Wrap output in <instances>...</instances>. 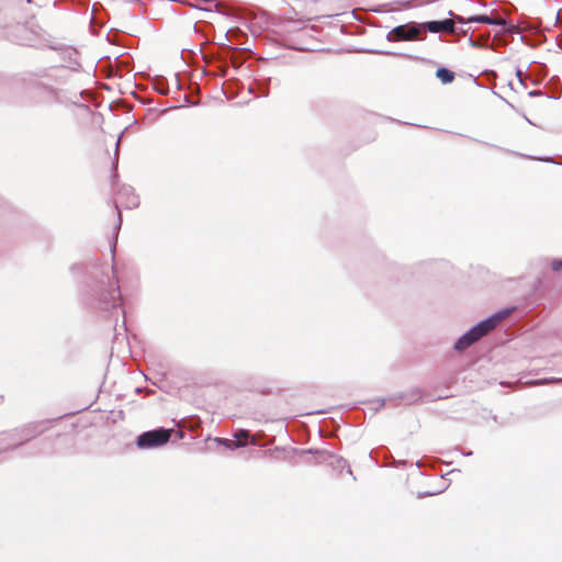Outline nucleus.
Returning a JSON list of instances; mask_svg holds the SVG:
<instances>
[{"instance_id":"4","label":"nucleus","mask_w":562,"mask_h":562,"mask_svg":"<svg viewBox=\"0 0 562 562\" xmlns=\"http://www.w3.org/2000/svg\"><path fill=\"white\" fill-rule=\"evenodd\" d=\"M397 40H413L417 36L418 31L414 27L407 29L406 26H397L393 30Z\"/></svg>"},{"instance_id":"3","label":"nucleus","mask_w":562,"mask_h":562,"mask_svg":"<svg viewBox=\"0 0 562 562\" xmlns=\"http://www.w3.org/2000/svg\"><path fill=\"white\" fill-rule=\"evenodd\" d=\"M427 29L432 33L453 32L454 22L450 19L443 21H431L427 23Z\"/></svg>"},{"instance_id":"6","label":"nucleus","mask_w":562,"mask_h":562,"mask_svg":"<svg viewBox=\"0 0 562 562\" xmlns=\"http://www.w3.org/2000/svg\"><path fill=\"white\" fill-rule=\"evenodd\" d=\"M470 23L502 24L501 20L492 19L487 15H474L468 19Z\"/></svg>"},{"instance_id":"9","label":"nucleus","mask_w":562,"mask_h":562,"mask_svg":"<svg viewBox=\"0 0 562 562\" xmlns=\"http://www.w3.org/2000/svg\"><path fill=\"white\" fill-rule=\"evenodd\" d=\"M199 4L212 5L215 0H198Z\"/></svg>"},{"instance_id":"1","label":"nucleus","mask_w":562,"mask_h":562,"mask_svg":"<svg viewBox=\"0 0 562 562\" xmlns=\"http://www.w3.org/2000/svg\"><path fill=\"white\" fill-rule=\"evenodd\" d=\"M508 315V311H503L496 313L488 317L487 319L479 323L474 327H472L467 334H464L461 338L456 342L457 350H464L473 342L479 340L482 336L487 334L490 330L496 327V325L504 319Z\"/></svg>"},{"instance_id":"8","label":"nucleus","mask_w":562,"mask_h":562,"mask_svg":"<svg viewBox=\"0 0 562 562\" xmlns=\"http://www.w3.org/2000/svg\"><path fill=\"white\" fill-rule=\"evenodd\" d=\"M562 267V261L561 260H554L552 262V269L558 271L560 268Z\"/></svg>"},{"instance_id":"10","label":"nucleus","mask_w":562,"mask_h":562,"mask_svg":"<svg viewBox=\"0 0 562 562\" xmlns=\"http://www.w3.org/2000/svg\"><path fill=\"white\" fill-rule=\"evenodd\" d=\"M137 203H138L137 198L133 195L131 199V202L128 203V206L130 207L135 206V205H137Z\"/></svg>"},{"instance_id":"2","label":"nucleus","mask_w":562,"mask_h":562,"mask_svg":"<svg viewBox=\"0 0 562 562\" xmlns=\"http://www.w3.org/2000/svg\"><path fill=\"white\" fill-rule=\"evenodd\" d=\"M171 430L156 429L142 434L137 439L139 448H154L167 443L170 439Z\"/></svg>"},{"instance_id":"5","label":"nucleus","mask_w":562,"mask_h":562,"mask_svg":"<svg viewBox=\"0 0 562 562\" xmlns=\"http://www.w3.org/2000/svg\"><path fill=\"white\" fill-rule=\"evenodd\" d=\"M249 437V432L246 430H239L235 434L236 440H225L228 447H241L246 445V441Z\"/></svg>"},{"instance_id":"7","label":"nucleus","mask_w":562,"mask_h":562,"mask_svg":"<svg viewBox=\"0 0 562 562\" xmlns=\"http://www.w3.org/2000/svg\"><path fill=\"white\" fill-rule=\"evenodd\" d=\"M436 76L442 83H449L454 79V74L446 68H439Z\"/></svg>"}]
</instances>
